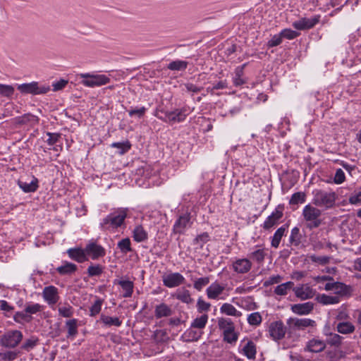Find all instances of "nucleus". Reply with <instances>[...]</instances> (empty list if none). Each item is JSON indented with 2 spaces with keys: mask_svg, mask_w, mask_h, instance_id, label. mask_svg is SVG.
I'll use <instances>...</instances> for the list:
<instances>
[{
  "mask_svg": "<svg viewBox=\"0 0 361 361\" xmlns=\"http://www.w3.org/2000/svg\"><path fill=\"white\" fill-rule=\"evenodd\" d=\"M302 216L305 222V227L309 230L317 228L322 224V211L317 206L310 204L305 205Z\"/></svg>",
  "mask_w": 361,
  "mask_h": 361,
  "instance_id": "1",
  "label": "nucleus"
},
{
  "mask_svg": "<svg viewBox=\"0 0 361 361\" xmlns=\"http://www.w3.org/2000/svg\"><path fill=\"white\" fill-rule=\"evenodd\" d=\"M128 209L121 208L111 213L100 224L101 228L104 230L117 228L121 226L127 216Z\"/></svg>",
  "mask_w": 361,
  "mask_h": 361,
  "instance_id": "2",
  "label": "nucleus"
},
{
  "mask_svg": "<svg viewBox=\"0 0 361 361\" xmlns=\"http://www.w3.org/2000/svg\"><path fill=\"white\" fill-rule=\"evenodd\" d=\"M312 204L325 209L332 208L336 202V195L334 192L314 190L312 192Z\"/></svg>",
  "mask_w": 361,
  "mask_h": 361,
  "instance_id": "3",
  "label": "nucleus"
},
{
  "mask_svg": "<svg viewBox=\"0 0 361 361\" xmlns=\"http://www.w3.org/2000/svg\"><path fill=\"white\" fill-rule=\"evenodd\" d=\"M17 88L23 94H31L34 95L44 94L50 90L49 85L39 84L35 81L30 83L18 85Z\"/></svg>",
  "mask_w": 361,
  "mask_h": 361,
  "instance_id": "4",
  "label": "nucleus"
},
{
  "mask_svg": "<svg viewBox=\"0 0 361 361\" xmlns=\"http://www.w3.org/2000/svg\"><path fill=\"white\" fill-rule=\"evenodd\" d=\"M80 77L82 78L81 83L86 87H94L106 85L110 82L109 78L105 75H94L90 73H81Z\"/></svg>",
  "mask_w": 361,
  "mask_h": 361,
  "instance_id": "5",
  "label": "nucleus"
},
{
  "mask_svg": "<svg viewBox=\"0 0 361 361\" xmlns=\"http://www.w3.org/2000/svg\"><path fill=\"white\" fill-rule=\"evenodd\" d=\"M23 334L18 330H12L5 333L0 339V344L5 348H14L23 339Z\"/></svg>",
  "mask_w": 361,
  "mask_h": 361,
  "instance_id": "6",
  "label": "nucleus"
},
{
  "mask_svg": "<svg viewBox=\"0 0 361 361\" xmlns=\"http://www.w3.org/2000/svg\"><path fill=\"white\" fill-rule=\"evenodd\" d=\"M188 114V109L186 107H183L173 111L166 112L164 118L161 116H158V118L165 122L179 123L184 121Z\"/></svg>",
  "mask_w": 361,
  "mask_h": 361,
  "instance_id": "7",
  "label": "nucleus"
},
{
  "mask_svg": "<svg viewBox=\"0 0 361 361\" xmlns=\"http://www.w3.org/2000/svg\"><path fill=\"white\" fill-rule=\"evenodd\" d=\"M164 286L172 288L178 287L185 282V277L178 272L165 274L162 276Z\"/></svg>",
  "mask_w": 361,
  "mask_h": 361,
  "instance_id": "8",
  "label": "nucleus"
},
{
  "mask_svg": "<svg viewBox=\"0 0 361 361\" xmlns=\"http://www.w3.org/2000/svg\"><path fill=\"white\" fill-rule=\"evenodd\" d=\"M289 329L292 331L305 330L309 326H314L315 322L308 318H290L287 321Z\"/></svg>",
  "mask_w": 361,
  "mask_h": 361,
  "instance_id": "9",
  "label": "nucleus"
},
{
  "mask_svg": "<svg viewBox=\"0 0 361 361\" xmlns=\"http://www.w3.org/2000/svg\"><path fill=\"white\" fill-rule=\"evenodd\" d=\"M191 224L189 213L180 215L173 225V232L176 234H183L188 228L190 227Z\"/></svg>",
  "mask_w": 361,
  "mask_h": 361,
  "instance_id": "10",
  "label": "nucleus"
},
{
  "mask_svg": "<svg viewBox=\"0 0 361 361\" xmlns=\"http://www.w3.org/2000/svg\"><path fill=\"white\" fill-rule=\"evenodd\" d=\"M269 334L274 341L282 339L286 334V328L283 322L276 321L271 323L269 326Z\"/></svg>",
  "mask_w": 361,
  "mask_h": 361,
  "instance_id": "11",
  "label": "nucleus"
},
{
  "mask_svg": "<svg viewBox=\"0 0 361 361\" xmlns=\"http://www.w3.org/2000/svg\"><path fill=\"white\" fill-rule=\"evenodd\" d=\"M86 255L90 256L92 259L95 260L106 255L104 248L94 242L88 243L85 247Z\"/></svg>",
  "mask_w": 361,
  "mask_h": 361,
  "instance_id": "12",
  "label": "nucleus"
},
{
  "mask_svg": "<svg viewBox=\"0 0 361 361\" xmlns=\"http://www.w3.org/2000/svg\"><path fill=\"white\" fill-rule=\"evenodd\" d=\"M252 262L249 259H236L232 263V269L238 274H247L252 269Z\"/></svg>",
  "mask_w": 361,
  "mask_h": 361,
  "instance_id": "13",
  "label": "nucleus"
},
{
  "mask_svg": "<svg viewBox=\"0 0 361 361\" xmlns=\"http://www.w3.org/2000/svg\"><path fill=\"white\" fill-rule=\"evenodd\" d=\"M319 21V16L311 18H302L293 23V27L297 30H303L312 28Z\"/></svg>",
  "mask_w": 361,
  "mask_h": 361,
  "instance_id": "14",
  "label": "nucleus"
},
{
  "mask_svg": "<svg viewBox=\"0 0 361 361\" xmlns=\"http://www.w3.org/2000/svg\"><path fill=\"white\" fill-rule=\"evenodd\" d=\"M44 300L50 305H55L59 300L57 288L54 286H46L42 291Z\"/></svg>",
  "mask_w": 361,
  "mask_h": 361,
  "instance_id": "15",
  "label": "nucleus"
},
{
  "mask_svg": "<svg viewBox=\"0 0 361 361\" xmlns=\"http://www.w3.org/2000/svg\"><path fill=\"white\" fill-rule=\"evenodd\" d=\"M224 290L225 286L214 282L207 288L206 293L209 299L216 300Z\"/></svg>",
  "mask_w": 361,
  "mask_h": 361,
  "instance_id": "16",
  "label": "nucleus"
},
{
  "mask_svg": "<svg viewBox=\"0 0 361 361\" xmlns=\"http://www.w3.org/2000/svg\"><path fill=\"white\" fill-rule=\"evenodd\" d=\"M283 212L279 209H276L274 212L269 215L263 224V228L266 230H269L275 225H276L279 221L282 218Z\"/></svg>",
  "mask_w": 361,
  "mask_h": 361,
  "instance_id": "17",
  "label": "nucleus"
},
{
  "mask_svg": "<svg viewBox=\"0 0 361 361\" xmlns=\"http://www.w3.org/2000/svg\"><path fill=\"white\" fill-rule=\"evenodd\" d=\"M295 295L302 299L307 300L314 297V291L308 285H302L293 288Z\"/></svg>",
  "mask_w": 361,
  "mask_h": 361,
  "instance_id": "18",
  "label": "nucleus"
},
{
  "mask_svg": "<svg viewBox=\"0 0 361 361\" xmlns=\"http://www.w3.org/2000/svg\"><path fill=\"white\" fill-rule=\"evenodd\" d=\"M172 296L185 304H191L193 302V299L191 297L190 291L184 287L178 288Z\"/></svg>",
  "mask_w": 361,
  "mask_h": 361,
  "instance_id": "19",
  "label": "nucleus"
},
{
  "mask_svg": "<svg viewBox=\"0 0 361 361\" xmlns=\"http://www.w3.org/2000/svg\"><path fill=\"white\" fill-rule=\"evenodd\" d=\"M314 308V304L311 302L295 304L291 306V310L297 314L305 315L310 314Z\"/></svg>",
  "mask_w": 361,
  "mask_h": 361,
  "instance_id": "20",
  "label": "nucleus"
},
{
  "mask_svg": "<svg viewBox=\"0 0 361 361\" xmlns=\"http://www.w3.org/2000/svg\"><path fill=\"white\" fill-rule=\"evenodd\" d=\"M173 314V310L167 304L162 302L155 306L154 316L157 319L168 317Z\"/></svg>",
  "mask_w": 361,
  "mask_h": 361,
  "instance_id": "21",
  "label": "nucleus"
},
{
  "mask_svg": "<svg viewBox=\"0 0 361 361\" xmlns=\"http://www.w3.org/2000/svg\"><path fill=\"white\" fill-rule=\"evenodd\" d=\"M326 348V343L324 341L312 338L310 340L306 345L305 350L312 353H320Z\"/></svg>",
  "mask_w": 361,
  "mask_h": 361,
  "instance_id": "22",
  "label": "nucleus"
},
{
  "mask_svg": "<svg viewBox=\"0 0 361 361\" xmlns=\"http://www.w3.org/2000/svg\"><path fill=\"white\" fill-rule=\"evenodd\" d=\"M353 288L349 285H346L341 282H336L334 293L338 297H345L349 298L352 295L353 293Z\"/></svg>",
  "mask_w": 361,
  "mask_h": 361,
  "instance_id": "23",
  "label": "nucleus"
},
{
  "mask_svg": "<svg viewBox=\"0 0 361 361\" xmlns=\"http://www.w3.org/2000/svg\"><path fill=\"white\" fill-rule=\"evenodd\" d=\"M38 122V117L31 114H25L22 116L15 118L13 120V123L18 126H22L25 124L34 125L37 123Z\"/></svg>",
  "mask_w": 361,
  "mask_h": 361,
  "instance_id": "24",
  "label": "nucleus"
},
{
  "mask_svg": "<svg viewBox=\"0 0 361 361\" xmlns=\"http://www.w3.org/2000/svg\"><path fill=\"white\" fill-rule=\"evenodd\" d=\"M114 284L119 285L122 290L124 291L123 296L124 298H130L132 296L133 293L134 283L133 281L129 280H116Z\"/></svg>",
  "mask_w": 361,
  "mask_h": 361,
  "instance_id": "25",
  "label": "nucleus"
},
{
  "mask_svg": "<svg viewBox=\"0 0 361 361\" xmlns=\"http://www.w3.org/2000/svg\"><path fill=\"white\" fill-rule=\"evenodd\" d=\"M315 300L323 305H335L340 302V298L337 295H328L323 293L318 294Z\"/></svg>",
  "mask_w": 361,
  "mask_h": 361,
  "instance_id": "26",
  "label": "nucleus"
},
{
  "mask_svg": "<svg viewBox=\"0 0 361 361\" xmlns=\"http://www.w3.org/2000/svg\"><path fill=\"white\" fill-rule=\"evenodd\" d=\"M68 254L71 259L78 262L82 263L86 260L85 248H71L68 250Z\"/></svg>",
  "mask_w": 361,
  "mask_h": 361,
  "instance_id": "27",
  "label": "nucleus"
},
{
  "mask_svg": "<svg viewBox=\"0 0 361 361\" xmlns=\"http://www.w3.org/2000/svg\"><path fill=\"white\" fill-rule=\"evenodd\" d=\"M19 187L25 192H32L37 190L38 188V180L34 178L30 183L23 182L20 180L18 181Z\"/></svg>",
  "mask_w": 361,
  "mask_h": 361,
  "instance_id": "28",
  "label": "nucleus"
},
{
  "mask_svg": "<svg viewBox=\"0 0 361 361\" xmlns=\"http://www.w3.org/2000/svg\"><path fill=\"white\" fill-rule=\"evenodd\" d=\"M286 231V227L283 226L279 228L274 233L271 238V245L274 248H278L281 242V238L284 236Z\"/></svg>",
  "mask_w": 361,
  "mask_h": 361,
  "instance_id": "29",
  "label": "nucleus"
},
{
  "mask_svg": "<svg viewBox=\"0 0 361 361\" xmlns=\"http://www.w3.org/2000/svg\"><path fill=\"white\" fill-rule=\"evenodd\" d=\"M133 239L136 242H143L148 238L147 232L144 229L141 225L135 226L133 230Z\"/></svg>",
  "mask_w": 361,
  "mask_h": 361,
  "instance_id": "30",
  "label": "nucleus"
},
{
  "mask_svg": "<svg viewBox=\"0 0 361 361\" xmlns=\"http://www.w3.org/2000/svg\"><path fill=\"white\" fill-rule=\"evenodd\" d=\"M220 311L221 313L228 316L238 317L242 315L241 312L237 310V309L230 303H224L220 308Z\"/></svg>",
  "mask_w": 361,
  "mask_h": 361,
  "instance_id": "31",
  "label": "nucleus"
},
{
  "mask_svg": "<svg viewBox=\"0 0 361 361\" xmlns=\"http://www.w3.org/2000/svg\"><path fill=\"white\" fill-rule=\"evenodd\" d=\"M100 321L103 323L105 326H120L122 324V321L117 317H113L102 314L100 317Z\"/></svg>",
  "mask_w": 361,
  "mask_h": 361,
  "instance_id": "32",
  "label": "nucleus"
},
{
  "mask_svg": "<svg viewBox=\"0 0 361 361\" xmlns=\"http://www.w3.org/2000/svg\"><path fill=\"white\" fill-rule=\"evenodd\" d=\"M77 270V266L75 264L66 262L63 265L57 267L56 271L61 275L71 274Z\"/></svg>",
  "mask_w": 361,
  "mask_h": 361,
  "instance_id": "33",
  "label": "nucleus"
},
{
  "mask_svg": "<svg viewBox=\"0 0 361 361\" xmlns=\"http://www.w3.org/2000/svg\"><path fill=\"white\" fill-rule=\"evenodd\" d=\"M337 331L343 334H348L355 331V326L350 322H343L337 324Z\"/></svg>",
  "mask_w": 361,
  "mask_h": 361,
  "instance_id": "34",
  "label": "nucleus"
},
{
  "mask_svg": "<svg viewBox=\"0 0 361 361\" xmlns=\"http://www.w3.org/2000/svg\"><path fill=\"white\" fill-rule=\"evenodd\" d=\"M243 351L244 355L248 359H255L256 355L255 344L252 341H247V343L244 345Z\"/></svg>",
  "mask_w": 361,
  "mask_h": 361,
  "instance_id": "35",
  "label": "nucleus"
},
{
  "mask_svg": "<svg viewBox=\"0 0 361 361\" xmlns=\"http://www.w3.org/2000/svg\"><path fill=\"white\" fill-rule=\"evenodd\" d=\"M66 326L68 329V338L75 337L78 334V320L76 319L66 321Z\"/></svg>",
  "mask_w": 361,
  "mask_h": 361,
  "instance_id": "36",
  "label": "nucleus"
},
{
  "mask_svg": "<svg viewBox=\"0 0 361 361\" xmlns=\"http://www.w3.org/2000/svg\"><path fill=\"white\" fill-rule=\"evenodd\" d=\"M302 235L298 227H294L290 231L289 237L290 243L294 246H298L301 243Z\"/></svg>",
  "mask_w": 361,
  "mask_h": 361,
  "instance_id": "37",
  "label": "nucleus"
},
{
  "mask_svg": "<svg viewBox=\"0 0 361 361\" xmlns=\"http://www.w3.org/2000/svg\"><path fill=\"white\" fill-rule=\"evenodd\" d=\"M294 283L292 281L281 283L275 288L274 293L278 295H286L288 290L293 288Z\"/></svg>",
  "mask_w": 361,
  "mask_h": 361,
  "instance_id": "38",
  "label": "nucleus"
},
{
  "mask_svg": "<svg viewBox=\"0 0 361 361\" xmlns=\"http://www.w3.org/2000/svg\"><path fill=\"white\" fill-rule=\"evenodd\" d=\"M218 326L220 329L223 330L224 333L226 331L235 329L234 324L231 319L219 318L218 320Z\"/></svg>",
  "mask_w": 361,
  "mask_h": 361,
  "instance_id": "39",
  "label": "nucleus"
},
{
  "mask_svg": "<svg viewBox=\"0 0 361 361\" xmlns=\"http://www.w3.org/2000/svg\"><path fill=\"white\" fill-rule=\"evenodd\" d=\"M266 252L264 249L256 250L249 255V257L257 262L258 264H262L264 262Z\"/></svg>",
  "mask_w": 361,
  "mask_h": 361,
  "instance_id": "40",
  "label": "nucleus"
},
{
  "mask_svg": "<svg viewBox=\"0 0 361 361\" xmlns=\"http://www.w3.org/2000/svg\"><path fill=\"white\" fill-rule=\"evenodd\" d=\"M208 315L204 314L195 319L191 324V327L202 329L204 328L208 321Z\"/></svg>",
  "mask_w": 361,
  "mask_h": 361,
  "instance_id": "41",
  "label": "nucleus"
},
{
  "mask_svg": "<svg viewBox=\"0 0 361 361\" xmlns=\"http://www.w3.org/2000/svg\"><path fill=\"white\" fill-rule=\"evenodd\" d=\"M188 64L185 61L176 60L171 62L167 68L171 71H184L187 68Z\"/></svg>",
  "mask_w": 361,
  "mask_h": 361,
  "instance_id": "42",
  "label": "nucleus"
},
{
  "mask_svg": "<svg viewBox=\"0 0 361 361\" xmlns=\"http://www.w3.org/2000/svg\"><path fill=\"white\" fill-rule=\"evenodd\" d=\"M246 64H243L241 66H238L235 69V77L233 78V83L235 86H240L245 83V81L242 78L243 74V69Z\"/></svg>",
  "mask_w": 361,
  "mask_h": 361,
  "instance_id": "43",
  "label": "nucleus"
},
{
  "mask_svg": "<svg viewBox=\"0 0 361 361\" xmlns=\"http://www.w3.org/2000/svg\"><path fill=\"white\" fill-rule=\"evenodd\" d=\"M247 323L251 326H259L262 321V317L258 312H252L247 315Z\"/></svg>",
  "mask_w": 361,
  "mask_h": 361,
  "instance_id": "44",
  "label": "nucleus"
},
{
  "mask_svg": "<svg viewBox=\"0 0 361 361\" xmlns=\"http://www.w3.org/2000/svg\"><path fill=\"white\" fill-rule=\"evenodd\" d=\"M32 319V316L27 314L25 310L24 311L16 312L13 315V319L17 323H23V322H30Z\"/></svg>",
  "mask_w": 361,
  "mask_h": 361,
  "instance_id": "45",
  "label": "nucleus"
},
{
  "mask_svg": "<svg viewBox=\"0 0 361 361\" xmlns=\"http://www.w3.org/2000/svg\"><path fill=\"white\" fill-rule=\"evenodd\" d=\"M111 147L119 149L118 153L120 154H123L130 149L131 144L129 141L127 140L122 142H113L111 145Z\"/></svg>",
  "mask_w": 361,
  "mask_h": 361,
  "instance_id": "46",
  "label": "nucleus"
},
{
  "mask_svg": "<svg viewBox=\"0 0 361 361\" xmlns=\"http://www.w3.org/2000/svg\"><path fill=\"white\" fill-rule=\"evenodd\" d=\"M118 247L120 249L121 252L123 254H127L129 252H131V243L130 240L128 238H123L121 240L118 244Z\"/></svg>",
  "mask_w": 361,
  "mask_h": 361,
  "instance_id": "47",
  "label": "nucleus"
},
{
  "mask_svg": "<svg viewBox=\"0 0 361 361\" xmlns=\"http://www.w3.org/2000/svg\"><path fill=\"white\" fill-rule=\"evenodd\" d=\"M241 307L248 311L255 310L257 308L256 302L251 297H247L241 300Z\"/></svg>",
  "mask_w": 361,
  "mask_h": 361,
  "instance_id": "48",
  "label": "nucleus"
},
{
  "mask_svg": "<svg viewBox=\"0 0 361 361\" xmlns=\"http://www.w3.org/2000/svg\"><path fill=\"white\" fill-rule=\"evenodd\" d=\"M210 282L209 276H204L197 279L193 283V287L198 291H201L202 288L208 285Z\"/></svg>",
  "mask_w": 361,
  "mask_h": 361,
  "instance_id": "49",
  "label": "nucleus"
},
{
  "mask_svg": "<svg viewBox=\"0 0 361 361\" xmlns=\"http://www.w3.org/2000/svg\"><path fill=\"white\" fill-rule=\"evenodd\" d=\"M25 310L29 315L37 314L42 310V306L38 303H27Z\"/></svg>",
  "mask_w": 361,
  "mask_h": 361,
  "instance_id": "50",
  "label": "nucleus"
},
{
  "mask_svg": "<svg viewBox=\"0 0 361 361\" xmlns=\"http://www.w3.org/2000/svg\"><path fill=\"white\" fill-rule=\"evenodd\" d=\"M342 337L337 334H330L326 342L332 346L338 347L341 344Z\"/></svg>",
  "mask_w": 361,
  "mask_h": 361,
  "instance_id": "51",
  "label": "nucleus"
},
{
  "mask_svg": "<svg viewBox=\"0 0 361 361\" xmlns=\"http://www.w3.org/2000/svg\"><path fill=\"white\" fill-rule=\"evenodd\" d=\"M305 202V194L302 192H295L289 201L290 204H298Z\"/></svg>",
  "mask_w": 361,
  "mask_h": 361,
  "instance_id": "52",
  "label": "nucleus"
},
{
  "mask_svg": "<svg viewBox=\"0 0 361 361\" xmlns=\"http://www.w3.org/2000/svg\"><path fill=\"white\" fill-rule=\"evenodd\" d=\"M102 300L101 299H97L94 302L92 305V306L90 308V317H95L97 315L102 309Z\"/></svg>",
  "mask_w": 361,
  "mask_h": 361,
  "instance_id": "53",
  "label": "nucleus"
},
{
  "mask_svg": "<svg viewBox=\"0 0 361 361\" xmlns=\"http://www.w3.org/2000/svg\"><path fill=\"white\" fill-rule=\"evenodd\" d=\"M18 351H5L0 353V357L4 361H13L18 356Z\"/></svg>",
  "mask_w": 361,
  "mask_h": 361,
  "instance_id": "54",
  "label": "nucleus"
},
{
  "mask_svg": "<svg viewBox=\"0 0 361 361\" xmlns=\"http://www.w3.org/2000/svg\"><path fill=\"white\" fill-rule=\"evenodd\" d=\"M103 272V267L100 264L90 265L87 268V274L90 276H99Z\"/></svg>",
  "mask_w": 361,
  "mask_h": 361,
  "instance_id": "55",
  "label": "nucleus"
},
{
  "mask_svg": "<svg viewBox=\"0 0 361 361\" xmlns=\"http://www.w3.org/2000/svg\"><path fill=\"white\" fill-rule=\"evenodd\" d=\"M14 92L12 85L0 84V94L3 97H10Z\"/></svg>",
  "mask_w": 361,
  "mask_h": 361,
  "instance_id": "56",
  "label": "nucleus"
},
{
  "mask_svg": "<svg viewBox=\"0 0 361 361\" xmlns=\"http://www.w3.org/2000/svg\"><path fill=\"white\" fill-rule=\"evenodd\" d=\"M211 304L204 301L201 297L197 299V309L200 313L203 312H208L210 309Z\"/></svg>",
  "mask_w": 361,
  "mask_h": 361,
  "instance_id": "57",
  "label": "nucleus"
},
{
  "mask_svg": "<svg viewBox=\"0 0 361 361\" xmlns=\"http://www.w3.org/2000/svg\"><path fill=\"white\" fill-rule=\"evenodd\" d=\"M59 312L63 317H71L73 314V309L70 305H66L59 307Z\"/></svg>",
  "mask_w": 361,
  "mask_h": 361,
  "instance_id": "58",
  "label": "nucleus"
},
{
  "mask_svg": "<svg viewBox=\"0 0 361 361\" xmlns=\"http://www.w3.org/2000/svg\"><path fill=\"white\" fill-rule=\"evenodd\" d=\"M280 33L281 35L282 38L284 37L288 39H293L300 35L299 32L290 29H284Z\"/></svg>",
  "mask_w": 361,
  "mask_h": 361,
  "instance_id": "59",
  "label": "nucleus"
},
{
  "mask_svg": "<svg viewBox=\"0 0 361 361\" xmlns=\"http://www.w3.org/2000/svg\"><path fill=\"white\" fill-rule=\"evenodd\" d=\"M154 338L157 342H164L167 340V333L165 330H156L154 333Z\"/></svg>",
  "mask_w": 361,
  "mask_h": 361,
  "instance_id": "60",
  "label": "nucleus"
},
{
  "mask_svg": "<svg viewBox=\"0 0 361 361\" xmlns=\"http://www.w3.org/2000/svg\"><path fill=\"white\" fill-rule=\"evenodd\" d=\"M235 329H231V331H226L224 333V339L226 342L231 343L238 339V336L235 333Z\"/></svg>",
  "mask_w": 361,
  "mask_h": 361,
  "instance_id": "61",
  "label": "nucleus"
},
{
  "mask_svg": "<svg viewBox=\"0 0 361 361\" xmlns=\"http://www.w3.org/2000/svg\"><path fill=\"white\" fill-rule=\"evenodd\" d=\"M281 280H282V276L279 275V274L271 276L268 279L264 281V287H268V286H271L273 284L279 283H280L281 281Z\"/></svg>",
  "mask_w": 361,
  "mask_h": 361,
  "instance_id": "62",
  "label": "nucleus"
},
{
  "mask_svg": "<svg viewBox=\"0 0 361 361\" xmlns=\"http://www.w3.org/2000/svg\"><path fill=\"white\" fill-rule=\"evenodd\" d=\"M184 335L185 337L188 338V341H197L199 339V338L201 336V333L197 332V331L190 329H188L185 333Z\"/></svg>",
  "mask_w": 361,
  "mask_h": 361,
  "instance_id": "63",
  "label": "nucleus"
},
{
  "mask_svg": "<svg viewBox=\"0 0 361 361\" xmlns=\"http://www.w3.org/2000/svg\"><path fill=\"white\" fill-rule=\"evenodd\" d=\"M282 42V37L281 33L274 35L271 39L267 42L269 47H274L279 45Z\"/></svg>",
  "mask_w": 361,
  "mask_h": 361,
  "instance_id": "64",
  "label": "nucleus"
}]
</instances>
